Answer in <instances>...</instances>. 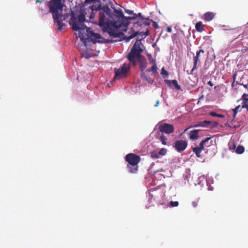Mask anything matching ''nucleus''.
<instances>
[{
	"instance_id": "51",
	"label": "nucleus",
	"mask_w": 248,
	"mask_h": 248,
	"mask_svg": "<svg viewBox=\"0 0 248 248\" xmlns=\"http://www.w3.org/2000/svg\"><path fill=\"white\" fill-rule=\"evenodd\" d=\"M35 2H36V3H41V2H42L41 0H36L35 1Z\"/></svg>"
},
{
	"instance_id": "50",
	"label": "nucleus",
	"mask_w": 248,
	"mask_h": 248,
	"mask_svg": "<svg viewBox=\"0 0 248 248\" xmlns=\"http://www.w3.org/2000/svg\"><path fill=\"white\" fill-rule=\"evenodd\" d=\"M126 12L129 14H131L133 12V11L130 10L126 11Z\"/></svg>"
},
{
	"instance_id": "21",
	"label": "nucleus",
	"mask_w": 248,
	"mask_h": 248,
	"mask_svg": "<svg viewBox=\"0 0 248 248\" xmlns=\"http://www.w3.org/2000/svg\"><path fill=\"white\" fill-rule=\"evenodd\" d=\"M215 14L212 12H208L204 15V18L207 21H210L214 18Z\"/></svg>"
},
{
	"instance_id": "47",
	"label": "nucleus",
	"mask_w": 248,
	"mask_h": 248,
	"mask_svg": "<svg viewBox=\"0 0 248 248\" xmlns=\"http://www.w3.org/2000/svg\"><path fill=\"white\" fill-rule=\"evenodd\" d=\"M167 31L169 32H171L172 31V28L170 27H168L167 28Z\"/></svg>"
},
{
	"instance_id": "18",
	"label": "nucleus",
	"mask_w": 248,
	"mask_h": 248,
	"mask_svg": "<svg viewBox=\"0 0 248 248\" xmlns=\"http://www.w3.org/2000/svg\"><path fill=\"white\" fill-rule=\"evenodd\" d=\"M156 188H153L149 190V196L151 199L155 200L156 198L158 197V193L156 192Z\"/></svg>"
},
{
	"instance_id": "45",
	"label": "nucleus",
	"mask_w": 248,
	"mask_h": 248,
	"mask_svg": "<svg viewBox=\"0 0 248 248\" xmlns=\"http://www.w3.org/2000/svg\"><path fill=\"white\" fill-rule=\"evenodd\" d=\"M142 33H144V35H142V37H143V38H145L146 36L148 35V31L147 30L146 31L142 32Z\"/></svg>"
},
{
	"instance_id": "9",
	"label": "nucleus",
	"mask_w": 248,
	"mask_h": 248,
	"mask_svg": "<svg viewBox=\"0 0 248 248\" xmlns=\"http://www.w3.org/2000/svg\"><path fill=\"white\" fill-rule=\"evenodd\" d=\"M135 46H134L132 47L130 52L127 56L128 61L131 62L134 66L136 65V58L139 59L140 56H142L141 55V51H138L135 49Z\"/></svg>"
},
{
	"instance_id": "25",
	"label": "nucleus",
	"mask_w": 248,
	"mask_h": 248,
	"mask_svg": "<svg viewBox=\"0 0 248 248\" xmlns=\"http://www.w3.org/2000/svg\"><path fill=\"white\" fill-rule=\"evenodd\" d=\"M142 45V43L141 41V40H138L137 39L135 43L134 44V45H135V49L138 50V51H141V53L143 51V49L140 47V46Z\"/></svg>"
},
{
	"instance_id": "12",
	"label": "nucleus",
	"mask_w": 248,
	"mask_h": 248,
	"mask_svg": "<svg viewBox=\"0 0 248 248\" xmlns=\"http://www.w3.org/2000/svg\"><path fill=\"white\" fill-rule=\"evenodd\" d=\"M212 121L204 120L203 121L199 122L197 124L194 125L192 126H190L184 130V132L187 130L189 128L191 127H211V124Z\"/></svg>"
},
{
	"instance_id": "48",
	"label": "nucleus",
	"mask_w": 248,
	"mask_h": 248,
	"mask_svg": "<svg viewBox=\"0 0 248 248\" xmlns=\"http://www.w3.org/2000/svg\"><path fill=\"white\" fill-rule=\"evenodd\" d=\"M159 105V101H157L155 104L154 106L156 107H158Z\"/></svg>"
},
{
	"instance_id": "23",
	"label": "nucleus",
	"mask_w": 248,
	"mask_h": 248,
	"mask_svg": "<svg viewBox=\"0 0 248 248\" xmlns=\"http://www.w3.org/2000/svg\"><path fill=\"white\" fill-rule=\"evenodd\" d=\"M199 62V58L197 56H194L193 57V66L190 71L191 74H193V72L197 68V63Z\"/></svg>"
},
{
	"instance_id": "22",
	"label": "nucleus",
	"mask_w": 248,
	"mask_h": 248,
	"mask_svg": "<svg viewBox=\"0 0 248 248\" xmlns=\"http://www.w3.org/2000/svg\"><path fill=\"white\" fill-rule=\"evenodd\" d=\"M140 77L142 79L146 80L150 84H152L154 82V79L149 76H146L144 72L141 73Z\"/></svg>"
},
{
	"instance_id": "6",
	"label": "nucleus",
	"mask_w": 248,
	"mask_h": 248,
	"mask_svg": "<svg viewBox=\"0 0 248 248\" xmlns=\"http://www.w3.org/2000/svg\"><path fill=\"white\" fill-rule=\"evenodd\" d=\"M98 11V24L100 27H104L106 25V15L109 14L110 9L109 7H100Z\"/></svg>"
},
{
	"instance_id": "2",
	"label": "nucleus",
	"mask_w": 248,
	"mask_h": 248,
	"mask_svg": "<svg viewBox=\"0 0 248 248\" xmlns=\"http://www.w3.org/2000/svg\"><path fill=\"white\" fill-rule=\"evenodd\" d=\"M125 160L128 163L127 168L131 173H136L138 170V166L140 160L139 155L130 153L126 155Z\"/></svg>"
},
{
	"instance_id": "19",
	"label": "nucleus",
	"mask_w": 248,
	"mask_h": 248,
	"mask_svg": "<svg viewBox=\"0 0 248 248\" xmlns=\"http://www.w3.org/2000/svg\"><path fill=\"white\" fill-rule=\"evenodd\" d=\"M136 24H140V26L142 25H144L145 26L149 25L150 24V20L149 18H141L140 19V21L135 24V25Z\"/></svg>"
},
{
	"instance_id": "1",
	"label": "nucleus",
	"mask_w": 248,
	"mask_h": 248,
	"mask_svg": "<svg viewBox=\"0 0 248 248\" xmlns=\"http://www.w3.org/2000/svg\"><path fill=\"white\" fill-rule=\"evenodd\" d=\"M101 4L99 0H85L80 7V12L78 16L72 12L70 24L72 29L76 31L84 30L86 26L84 24L85 17L89 19L94 18L98 10H100Z\"/></svg>"
},
{
	"instance_id": "26",
	"label": "nucleus",
	"mask_w": 248,
	"mask_h": 248,
	"mask_svg": "<svg viewBox=\"0 0 248 248\" xmlns=\"http://www.w3.org/2000/svg\"><path fill=\"white\" fill-rule=\"evenodd\" d=\"M195 28H196V30L197 31H200V32L204 30V26L202 24V23L201 21L198 22L196 23Z\"/></svg>"
},
{
	"instance_id": "7",
	"label": "nucleus",
	"mask_w": 248,
	"mask_h": 248,
	"mask_svg": "<svg viewBox=\"0 0 248 248\" xmlns=\"http://www.w3.org/2000/svg\"><path fill=\"white\" fill-rule=\"evenodd\" d=\"M69 14H62V12L57 14V17H53V22L57 23L58 26V30L61 31L63 27L65 26V24L63 23V21H65L66 19L68 18L70 16Z\"/></svg>"
},
{
	"instance_id": "3",
	"label": "nucleus",
	"mask_w": 248,
	"mask_h": 248,
	"mask_svg": "<svg viewBox=\"0 0 248 248\" xmlns=\"http://www.w3.org/2000/svg\"><path fill=\"white\" fill-rule=\"evenodd\" d=\"M64 0H50L46 4L49 9V13H51L52 17H57V14L62 12L64 6Z\"/></svg>"
},
{
	"instance_id": "28",
	"label": "nucleus",
	"mask_w": 248,
	"mask_h": 248,
	"mask_svg": "<svg viewBox=\"0 0 248 248\" xmlns=\"http://www.w3.org/2000/svg\"><path fill=\"white\" fill-rule=\"evenodd\" d=\"M245 151V148L243 146H238L235 150V152L238 154H243Z\"/></svg>"
},
{
	"instance_id": "16",
	"label": "nucleus",
	"mask_w": 248,
	"mask_h": 248,
	"mask_svg": "<svg viewBox=\"0 0 248 248\" xmlns=\"http://www.w3.org/2000/svg\"><path fill=\"white\" fill-rule=\"evenodd\" d=\"M143 31H141L140 33V34L142 36V35H144V33H142ZM139 34V32L138 31H135L134 30L132 29V32L130 34L129 36L126 37L125 39L126 41H129L132 39L134 38L135 37H136L137 35Z\"/></svg>"
},
{
	"instance_id": "8",
	"label": "nucleus",
	"mask_w": 248,
	"mask_h": 248,
	"mask_svg": "<svg viewBox=\"0 0 248 248\" xmlns=\"http://www.w3.org/2000/svg\"><path fill=\"white\" fill-rule=\"evenodd\" d=\"M85 29H86L88 38L90 39L93 43L95 44L97 42H103L102 41L100 40L102 38L98 33H95V32H94L91 28H87L86 27Z\"/></svg>"
},
{
	"instance_id": "30",
	"label": "nucleus",
	"mask_w": 248,
	"mask_h": 248,
	"mask_svg": "<svg viewBox=\"0 0 248 248\" xmlns=\"http://www.w3.org/2000/svg\"><path fill=\"white\" fill-rule=\"evenodd\" d=\"M193 152L195 153L196 155H197V157H201L200 153L202 152L200 149H199V148L197 147H195L193 148Z\"/></svg>"
},
{
	"instance_id": "5",
	"label": "nucleus",
	"mask_w": 248,
	"mask_h": 248,
	"mask_svg": "<svg viewBox=\"0 0 248 248\" xmlns=\"http://www.w3.org/2000/svg\"><path fill=\"white\" fill-rule=\"evenodd\" d=\"M130 70V66L128 64L124 63L119 68H115V78H125L127 74Z\"/></svg>"
},
{
	"instance_id": "42",
	"label": "nucleus",
	"mask_w": 248,
	"mask_h": 248,
	"mask_svg": "<svg viewBox=\"0 0 248 248\" xmlns=\"http://www.w3.org/2000/svg\"><path fill=\"white\" fill-rule=\"evenodd\" d=\"M204 52V51L202 49H200L199 51H197V53H196L195 56L198 57V58H199L201 53H203Z\"/></svg>"
},
{
	"instance_id": "40",
	"label": "nucleus",
	"mask_w": 248,
	"mask_h": 248,
	"mask_svg": "<svg viewBox=\"0 0 248 248\" xmlns=\"http://www.w3.org/2000/svg\"><path fill=\"white\" fill-rule=\"evenodd\" d=\"M204 145H205L202 141H201L200 144H199V146H197L198 148H199L201 151H202V150H204Z\"/></svg>"
},
{
	"instance_id": "39",
	"label": "nucleus",
	"mask_w": 248,
	"mask_h": 248,
	"mask_svg": "<svg viewBox=\"0 0 248 248\" xmlns=\"http://www.w3.org/2000/svg\"><path fill=\"white\" fill-rule=\"evenodd\" d=\"M211 139V138H207L206 139H205V140H202V141L204 144H205V145H206L207 146H209L210 144H206V143L208 142V141Z\"/></svg>"
},
{
	"instance_id": "36",
	"label": "nucleus",
	"mask_w": 248,
	"mask_h": 248,
	"mask_svg": "<svg viewBox=\"0 0 248 248\" xmlns=\"http://www.w3.org/2000/svg\"><path fill=\"white\" fill-rule=\"evenodd\" d=\"M82 56L86 59H89L92 56V55H91L90 53H89L88 52H86L83 53L82 54Z\"/></svg>"
},
{
	"instance_id": "4",
	"label": "nucleus",
	"mask_w": 248,
	"mask_h": 248,
	"mask_svg": "<svg viewBox=\"0 0 248 248\" xmlns=\"http://www.w3.org/2000/svg\"><path fill=\"white\" fill-rule=\"evenodd\" d=\"M114 12L117 14V17L121 21V23L119 25H117V22H115V26L117 29H120L121 27H123L124 28V31L126 30V29L130 23L129 20L132 19H135L136 18L135 16H134L133 17H126L124 15L123 12L121 11L115 10Z\"/></svg>"
},
{
	"instance_id": "44",
	"label": "nucleus",
	"mask_w": 248,
	"mask_h": 248,
	"mask_svg": "<svg viewBox=\"0 0 248 248\" xmlns=\"http://www.w3.org/2000/svg\"><path fill=\"white\" fill-rule=\"evenodd\" d=\"M198 202H199L198 200H197V201H194V202H192V205L194 207H196L198 205Z\"/></svg>"
},
{
	"instance_id": "49",
	"label": "nucleus",
	"mask_w": 248,
	"mask_h": 248,
	"mask_svg": "<svg viewBox=\"0 0 248 248\" xmlns=\"http://www.w3.org/2000/svg\"><path fill=\"white\" fill-rule=\"evenodd\" d=\"M208 84L211 87H212L213 86V84H212V83L211 81H208Z\"/></svg>"
},
{
	"instance_id": "37",
	"label": "nucleus",
	"mask_w": 248,
	"mask_h": 248,
	"mask_svg": "<svg viewBox=\"0 0 248 248\" xmlns=\"http://www.w3.org/2000/svg\"><path fill=\"white\" fill-rule=\"evenodd\" d=\"M39 12L42 16H44L48 14V13L46 11L43 9H40Z\"/></svg>"
},
{
	"instance_id": "34",
	"label": "nucleus",
	"mask_w": 248,
	"mask_h": 248,
	"mask_svg": "<svg viewBox=\"0 0 248 248\" xmlns=\"http://www.w3.org/2000/svg\"><path fill=\"white\" fill-rule=\"evenodd\" d=\"M209 115L213 117H217L221 118H223L224 117V115H223L222 114H217V113H216L215 112H210Z\"/></svg>"
},
{
	"instance_id": "46",
	"label": "nucleus",
	"mask_w": 248,
	"mask_h": 248,
	"mask_svg": "<svg viewBox=\"0 0 248 248\" xmlns=\"http://www.w3.org/2000/svg\"><path fill=\"white\" fill-rule=\"evenodd\" d=\"M149 60H150V62H151V63H153V65L155 64V63H156L155 61V60H154L153 58H151Z\"/></svg>"
},
{
	"instance_id": "27",
	"label": "nucleus",
	"mask_w": 248,
	"mask_h": 248,
	"mask_svg": "<svg viewBox=\"0 0 248 248\" xmlns=\"http://www.w3.org/2000/svg\"><path fill=\"white\" fill-rule=\"evenodd\" d=\"M157 67L156 63H155L150 68L146 69V72H150V71H152L153 73H156L157 72Z\"/></svg>"
},
{
	"instance_id": "17",
	"label": "nucleus",
	"mask_w": 248,
	"mask_h": 248,
	"mask_svg": "<svg viewBox=\"0 0 248 248\" xmlns=\"http://www.w3.org/2000/svg\"><path fill=\"white\" fill-rule=\"evenodd\" d=\"M243 100L242 108H246L248 111V94L244 93L242 97Z\"/></svg>"
},
{
	"instance_id": "29",
	"label": "nucleus",
	"mask_w": 248,
	"mask_h": 248,
	"mask_svg": "<svg viewBox=\"0 0 248 248\" xmlns=\"http://www.w3.org/2000/svg\"><path fill=\"white\" fill-rule=\"evenodd\" d=\"M167 138L165 137V136L162 134L160 136V140L161 142L163 145H166L167 144Z\"/></svg>"
},
{
	"instance_id": "24",
	"label": "nucleus",
	"mask_w": 248,
	"mask_h": 248,
	"mask_svg": "<svg viewBox=\"0 0 248 248\" xmlns=\"http://www.w3.org/2000/svg\"><path fill=\"white\" fill-rule=\"evenodd\" d=\"M108 34L110 36H112L113 37H120L121 35H122L123 34L121 33V32H119L118 33V32L114 30H109L108 31Z\"/></svg>"
},
{
	"instance_id": "43",
	"label": "nucleus",
	"mask_w": 248,
	"mask_h": 248,
	"mask_svg": "<svg viewBox=\"0 0 248 248\" xmlns=\"http://www.w3.org/2000/svg\"><path fill=\"white\" fill-rule=\"evenodd\" d=\"M218 123L216 121L212 122V124H211V127H216L218 126Z\"/></svg>"
},
{
	"instance_id": "31",
	"label": "nucleus",
	"mask_w": 248,
	"mask_h": 248,
	"mask_svg": "<svg viewBox=\"0 0 248 248\" xmlns=\"http://www.w3.org/2000/svg\"><path fill=\"white\" fill-rule=\"evenodd\" d=\"M161 75L164 78H167L169 76L168 72L165 69L164 67L162 68L161 70Z\"/></svg>"
},
{
	"instance_id": "32",
	"label": "nucleus",
	"mask_w": 248,
	"mask_h": 248,
	"mask_svg": "<svg viewBox=\"0 0 248 248\" xmlns=\"http://www.w3.org/2000/svg\"><path fill=\"white\" fill-rule=\"evenodd\" d=\"M150 156L154 159L159 158V155L158 154V152L154 151L151 153Z\"/></svg>"
},
{
	"instance_id": "20",
	"label": "nucleus",
	"mask_w": 248,
	"mask_h": 248,
	"mask_svg": "<svg viewBox=\"0 0 248 248\" xmlns=\"http://www.w3.org/2000/svg\"><path fill=\"white\" fill-rule=\"evenodd\" d=\"M165 82L167 83V85H170L171 83L172 85L177 90L181 89V86L178 85L177 81L175 79H173L171 81H170V80H165Z\"/></svg>"
},
{
	"instance_id": "38",
	"label": "nucleus",
	"mask_w": 248,
	"mask_h": 248,
	"mask_svg": "<svg viewBox=\"0 0 248 248\" xmlns=\"http://www.w3.org/2000/svg\"><path fill=\"white\" fill-rule=\"evenodd\" d=\"M179 205V202H170V205L171 207H176Z\"/></svg>"
},
{
	"instance_id": "15",
	"label": "nucleus",
	"mask_w": 248,
	"mask_h": 248,
	"mask_svg": "<svg viewBox=\"0 0 248 248\" xmlns=\"http://www.w3.org/2000/svg\"><path fill=\"white\" fill-rule=\"evenodd\" d=\"M200 130L196 129L191 131L189 133V138L192 140H196L199 138L198 133Z\"/></svg>"
},
{
	"instance_id": "10",
	"label": "nucleus",
	"mask_w": 248,
	"mask_h": 248,
	"mask_svg": "<svg viewBox=\"0 0 248 248\" xmlns=\"http://www.w3.org/2000/svg\"><path fill=\"white\" fill-rule=\"evenodd\" d=\"M159 130L162 133L170 134L174 132V128L172 124L164 123L159 126Z\"/></svg>"
},
{
	"instance_id": "13",
	"label": "nucleus",
	"mask_w": 248,
	"mask_h": 248,
	"mask_svg": "<svg viewBox=\"0 0 248 248\" xmlns=\"http://www.w3.org/2000/svg\"><path fill=\"white\" fill-rule=\"evenodd\" d=\"M138 60L140 62V69L142 73V72H144V69L147 67V60L144 56H140Z\"/></svg>"
},
{
	"instance_id": "52",
	"label": "nucleus",
	"mask_w": 248,
	"mask_h": 248,
	"mask_svg": "<svg viewBox=\"0 0 248 248\" xmlns=\"http://www.w3.org/2000/svg\"><path fill=\"white\" fill-rule=\"evenodd\" d=\"M137 16H141V14L139 13Z\"/></svg>"
},
{
	"instance_id": "33",
	"label": "nucleus",
	"mask_w": 248,
	"mask_h": 248,
	"mask_svg": "<svg viewBox=\"0 0 248 248\" xmlns=\"http://www.w3.org/2000/svg\"><path fill=\"white\" fill-rule=\"evenodd\" d=\"M242 107H241L240 105H238L237 106H236L234 109H233V114H234V116L235 115V114L238 112H240L241 111V109H242Z\"/></svg>"
},
{
	"instance_id": "35",
	"label": "nucleus",
	"mask_w": 248,
	"mask_h": 248,
	"mask_svg": "<svg viewBox=\"0 0 248 248\" xmlns=\"http://www.w3.org/2000/svg\"><path fill=\"white\" fill-rule=\"evenodd\" d=\"M167 149H165V148H161L159 150V151L158 152V154L159 155H164L166 154L167 153Z\"/></svg>"
},
{
	"instance_id": "11",
	"label": "nucleus",
	"mask_w": 248,
	"mask_h": 248,
	"mask_svg": "<svg viewBox=\"0 0 248 248\" xmlns=\"http://www.w3.org/2000/svg\"><path fill=\"white\" fill-rule=\"evenodd\" d=\"M187 143L184 140H177L175 142L173 147L179 153H182L186 148Z\"/></svg>"
},
{
	"instance_id": "14",
	"label": "nucleus",
	"mask_w": 248,
	"mask_h": 248,
	"mask_svg": "<svg viewBox=\"0 0 248 248\" xmlns=\"http://www.w3.org/2000/svg\"><path fill=\"white\" fill-rule=\"evenodd\" d=\"M225 30H229V29ZM230 30L231 31V34L232 35L233 37H235V38H237L238 36H240L242 31L241 27L235 28L232 29H230Z\"/></svg>"
},
{
	"instance_id": "41",
	"label": "nucleus",
	"mask_w": 248,
	"mask_h": 248,
	"mask_svg": "<svg viewBox=\"0 0 248 248\" xmlns=\"http://www.w3.org/2000/svg\"><path fill=\"white\" fill-rule=\"evenodd\" d=\"M151 21L152 22V23H153V26L155 29H158V28H159V25H158V24H157V22H156L155 21H153V20H151Z\"/></svg>"
}]
</instances>
